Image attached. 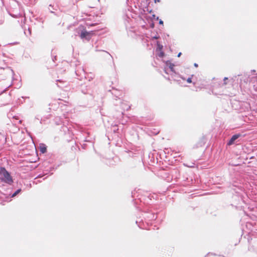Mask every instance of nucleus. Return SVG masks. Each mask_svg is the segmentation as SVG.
<instances>
[{
	"mask_svg": "<svg viewBox=\"0 0 257 257\" xmlns=\"http://www.w3.org/2000/svg\"><path fill=\"white\" fill-rule=\"evenodd\" d=\"M0 180L9 184L13 183L12 177L4 168H0Z\"/></svg>",
	"mask_w": 257,
	"mask_h": 257,
	"instance_id": "1",
	"label": "nucleus"
},
{
	"mask_svg": "<svg viewBox=\"0 0 257 257\" xmlns=\"http://www.w3.org/2000/svg\"><path fill=\"white\" fill-rule=\"evenodd\" d=\"M92 34H93L92 32H87V31H82L81 32V35H80V37L82 39H85L86 40H89L91 38Z\"/></svg>",
	"mask_w": 257,
	"mask_h": 257,
	"instance_id": "2",
	"label": "nucleus"
},
{
	"mask_svg": "<svg viewBox=\"0 0 257 257\" xmlns=\"http://www.w3.org/2000/svg\"><path fill=\"white\" fill-rule=\"evenodd\" d=\"M240 135H233L231 138L230 139V140L229 141V142H228L227 143V145H229V146H230L231 145H232L234 141L237 139L239 137Z\"/></svg>",
	"mask_w": 257,
	"mask_h": 257,
	"instance_id": "3",
	"label": "nucleus"
},
{
	"mask_svg": "<svg viewBox=\"0 0 257 257\" xmlns=\"http://www.w3.org/2000/svg\"><path fill=\"white\" fill-rule=\"evenodd\" d=\"M46 147L44 144H40V151L42 153H45L46 152Z\"/></svg>",
	"mask_w": 257,
	"mask_h": 257,
	"instance_id": "4",
	"label": "nucleus"
},
{
	"mask_svg": "<svg viewBox=\"0 0 257 257\" xmlns=\"http://www.w3.org/2000/svg\"><path fill=\"white\" fill-rule=\"evenodd\" d=\"M166 64H167V66H169V68H170L171 71H174V65L173 64H172V63H171V62H170L169 61H167L166 62Z\"/></svg>",
	"mask_w": 257,
	"mask_h": 257,
	"instance_id": "5",
	"label": "nucleus"
},
{
	"mask_svg": "<svg viewBox=\"0 0 257 257\" xmlns=\"http://www.w3.org/2000/svg\"><path fill=\"white\" fill-rule=\"evenodd\" d=\"M122 108L124 110H128L130 108V106L128 105L122 104L121 105Z\"/></svg>",
	"mask_w": 257,
	"mask_h": 257,
	"instance_id": "6",
	"label": "nucleus"
},
{
	"mask_svg": "<svg viewBox=\"0 0 257 257\" xmlns=\"http://www.w3.org/2000/svg\"><path fill=\"white\" fill-rule=\"evenodd\" d=\"M158 55L160 57H163L164 56V53L162 51H159Z\"/></svg>",
	"mask_w": 257,
	"mask_h": 257,
	"instance_id": "7",
	"label": "nucleus"
},
{
	"mask_svg": "<svg viewBox=\"0 0 257 257\" xmlns=\"http://www.w3.org/2000/svg\"><path fill=\"white\" fill-rule=\"evenodd\" d=\"M21 189H19L17 191H16L13 195H12V197H14L15 196H16L19 192H20L21 191Z\"/></svg>",
	"mask_w": 257,
	"mask_h": 257,
	"instance_id": "8",
	"label": "nucleus"
},
{
	"mask_svg": "<svg viewBox=\"0 0 257 257\" xmlns=\"http://www.w3.org/2000/svg\"><path fill=\"white\" fill-rule=\"evenodd\" d=\"M162 48H163V46L160 45V44H158L157 50L162 51Z\"/></svg>",
	"mask_w": 257,
	"mask_h": 257,
	"instance_id": "9",
	"label": "nucleus"
},
{
	"mask_svg": "<svg viewBox=\"0 0 257 257\" xmlns=\"http://www.w3.org/2000/svg\"><path fill=\"white\" fill-rule=\"evenodd\" d=\"M152 17H153V18L154 19V20H155L156 21L158 20V19H159L158 17L156 18V17L154 15H153Z\"/></svg>",
	"mask_w": 257,
	"mask_h": 257,
	"instance_id": "10",
	"label": "nucleus"
},
{
	"mask_svg": "<svg viewBox=\"0 0 257 257\" xmlns=\"http://www.w3.org/2000/svg\"><path fill=\"white\" fill-rule=\"evenodd\" d=\"M187 82L189 83H191V82H192L191 78H188L187 80Z\"/></svg>",
	"mask_w": 257,
	"mask_h": 257,
	"instance_id": "11",
	"label": "nucleus"
},
{
	"mask_svg": "<svg viewBox=\"0 0 257 257\" xmlns=\"http://www.w3.org/2000/svg\"><path fill=\"white\" fill-rule=\"evenodd\" d=\"M159 24H162V25H163V21H162L161 20H160V21H159Z\"/></svg>",
	"mask_w": 257,
	"mask_h": 257,
	"instance_id": "12",
	"label": "nucleus"
},
{
	"mask_svg": "<svg viewBox=\"0 0 257 257\" xmlns=\"http://www.w3.org/2000/svg\"><path fill=\"white\" fill-rule=\"evenodd\" d=\"M150 26L151 28H154V24L153 23H151Z\"/></svg>",
	"mask_w": 257,
	"mask_h": 257,
	"instance_id": "13",
	"label": "nucleus"
},
{
	"mask_svg": "<svg viewBox=\"0 0 257 257\" xmlns=\"http://www.w3.org/2000/svg\"><path fill=\"white\" fill-rule=\"evenodd\" d=\"M158 38H159V37H158V36H155L153 37V38H154L155 39H158Z\"/></svg>",
	"mask_w": 257,
	"mask_h": 257,
	"instance_id": "14",
	"label": "nucleus"
},
{
	"mask_svg": "<svg viewBox=\"0 0 257 257\" xmlns=\"http://www.w3.org/2000/svg\"><path fill=\"white\" fill-rule=\"evenodd\" d=\"M181 55V53H179L178 55V57H180Z\"/></svg>",
	"mask_w": 257,
	"mask_h": 257,
	"instance_id": "15",
	"label": "nucleus"
},
{
	"mask_svg": "<svg viewBox=\"0 0 257 257\" xmlns=\"http://www.w3.org/2000/svg\"><path fill=\"white\" fill-rule=\"evenodd\" d=\"M194 65H195V66H196V67H197V66H198L197 64H194Z\"/></svg>",
	"mask_w": 257,
	"mask_h": 257,
	"instance_id": "16",
	"label": "nucleus"
},
{
	"mask_svg": "<svg viewBox=\"0 0 257 257\" xmlns=\"http://www.w3.org/2000/svg\"><path fill=\"white\" fill-rule=\"evenodd\" d=\"M226 79H227V78H226V77H225V78H224V80H226Z\"/></svg>",
	"mask_w": 257,
	"mask_h": 257,
	"instance_id": "17",
	"label": "nucleus"
}]
</instances>
